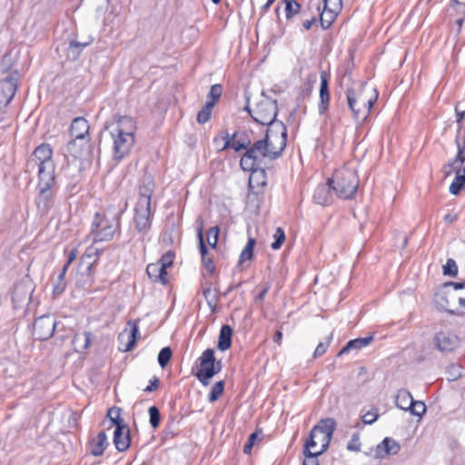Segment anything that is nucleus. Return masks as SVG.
<instances>
[{"label":"nucleus","instance_id":"f257e3e1","mask_svg":"<svg viewBox=\"0 0 465 465\" xmlns=\"http://www.w3.org/2000/svg\"><path fill=\"white\" fill-rule=\"evenodd\" d=\"M112 140L113 159L119 162L129 154L134 144L135 124L128 116L105 126Z\"/></svg>","mask_w":465,"mask_h":465},{"label":"nucleus","instance_id":"f03ea898","mask_svg":"<svg viewBox=\"0 0 465 465\" xmlns=\"http://www.w3.org/2000/svg\"><path fill=\"white\" fill-rule=\"evenodd\" d=\"M154 190V182L151 175H144L139 187V198L134 209V223L138 232L145 234L151 228L153 210L151 197Z\"/></svg>","mask_w":465,"mask_h":465},{"label":"nucleus","instance_id":"7ed1b4c3","mask_svg":"<svg viewBox=\"0 0 465 465\" xmlns=\"http://www.w3.org/2000/svg\"><path fill=\"white\" fill-rule=\"evenodd\" d=\"M347 103L355 120L367 118L371 108L378 98L375 89L359 83L346 92Z\"/></svg>","mask_w":465,"mask_h":465},{"label":"nucleus","instance_id":"20e7f679","mask_svg":"<svg viewBox=\"0 0 465 465\" xmlns=\"http://www.w3.org/2000/svg\"><path fill=\"white\" fill-rule=\"evenodd\" d=\"M121 212L107 209L103 214L96 213L94 217L91 233L94 242L110 241L120 227Z\"/></svg>","mask_w":465,"mask_h":465},{"label":"nucleus","instance_id":"39448f33","mask_svg":"<svg viewBox=\"0 0 465 465\" xmlns=\"http://www.w3.org/2000/svg\"><path fill=\"white\" fill-rule=\"evenodd\" d=\"M330 180V185L335 193L342 199L352 198L359 186V178L354 168L343 166L335 171Z\"/></svg>","mask_w":465,"mask_h":465},{"label":"nucleus","instance_id":"423d86ee","mask_svg":"<svg viewBox=\"0 0 465 465\" xmlns=\"http://www.w3.org/2000/svg\"><path fill=\"white\" fill-rule=\"evenodd\" d=\"M336 429V422L331 418L322 419L318 424L313 426L309 437L304 442L306 450L310 452L312 450L324 452L329 447L332 434Z\"/></svg>","mask_w":465,"mask_h":465},{"label":"nucleus","instance_id":"0eeeda50","mask_svg":"<svg viewBox=\"0 0 465 465\" xmlns=\"http://www.w3.org/2000/svg\"><path fill=\"white\" fill-rule=\"evenodd\" d=\"M265 157L262 156L251 146H249V148L242 156L240 161V165L242 169L245 172H251V175L249 178L250 187L253 186V183L256 177H261L262 179V183H265Z\"/></svg>","mask_w":465,"mask_h":465},{"label":"nucleus","instance_id":"6e6552de","mask_svg":"<svg viewBox=\"0 0 465 465\" xmlns=\"http://www.w3.org/2000/svg\"><path fill=\"white\" fill-rule=\"evenodd\" d=\"M252 118L258 124L267 125L276 122L278 105L276 100L262 95L253 108L246 106Z\"/></svg>","mask_w":465,"mask_h":465},{"label":"nucleus","instance_id":"1a4fd4ad","mask_svg":"<svg viewBox=\"0 0 465 465\" xmlns=\"http://www.w3.org/2000/svg\"><path fill=\"white\" fill-rule=\"evenodd\" d=\"M199 361L200 368L195 376L203 385L207 386L212 378L221 371L222 362L216 361L213 349L205 350L199 358Z\"/></svg>","mask_w":465,"mask_h":465},{"label":"nucleus","instance_id":"9d476101","mask_svg":"<svg viewBox=\"0 0 465 465\" xmlns=\"http://www.w3.org/2000/svg\"><path fill=\"white\" fill-rule=\"evenodd\" d=\"M264 141L280 157L286 147L287 129L282 121L272 122L267 124Z\"/></svg>","mask_w":465,"mask_h":465},{"label":"nucleus","instance_id":"9b49d317","mask_svg":"<svg viewBox=\"0 0 465 465\" xmlns=\"http://www.w3.org/2000/svg\"><path fill=\"white\" fill-rule=\"evenodd\" d=\"M455 143L458 148L456 158L444 166L446 174H450L451 171L456 172L455 178L461 183L465 184V167L460 169L461 165L465 162V130L460 128L458 134H456Z\"/></svg>","mask_w":465,"mask_h":465},{"label":"nucleus","instance_id":"f8f14e48","mask_svg":"<svg viewBox=\"0 0 465 465\" xmlns=\"http://www.w3.org/2000/svg\"><path fill=\"white\" fill-rule=\"evenodd\" d=\"M450 287L445 285V288L436 293L435 302L439 308L450 313L459 315V291L450 290Z\"/></svg>","mask_w":465,"mask_h":465},{"label":"nucleus","instance_id":"ddd939ff","mask_svg":"<svg viewBox=\"0 0 465 465\" xmlns=\"http://www.w3.org/2000/svg\"><path fill=\"white\" fill-rule=\"evenodd\" d=\"M70 133L74 139L67 144V151L74 157L80 153V150L76 149V141L84 140L89 134L88 122L84 117H76L73 120L70 127Z\"/></svg>","mask_w":465,"mask_h":465},{"label":"nucleus","instance_id":"4468645a","mask_svg":"<svg viewBox=\"0 0 465 465\" xmlns=\"http://www.w3.org/2000/svg\"><path fill=\"white\" fill-rule=\"evenodd\" d=\"M220 141L223 142L222 150L227 148H232L235 152L241 150H247L251 146V139L245 132H235L232 135L226 133L224 135L217 136L214 138V143H218Z\"/></svg>","mask_w":465,"mask_h":465},{"label":"nucleus","instance_id":"2eb2a0df","mask_svg":"<svg viewBox=\"0 0 465 465\" xmlns=\"http://www.w3.org/2000/svg\"><path fill=\"white\" fill-rule=\"evenodd\" d=\"M56 322L51 315H43L35 319L33 326V334L40 341L48 340L53 336Z\"/></svg>","mask_w":465,"mask_h":465},{"label":"nucleus","instance_id":"dca6fc26","mask_svg":"<svg viewBox=\"0 0 465 465\" xmlns=\"http://www.w3.org/2000/svg\"><path fill=\"white\" fill-rule=\"evenodd\" d=\"M342 9L341 0H324L323 9L321 14L320 21L322 28L327 29L334 22L337 15Z\"/></svg>","mask_w":465,"mask_h":465},{"label":"nucleus","instance_id":"f3484780","mask_svg":"<svg viewBox=\"0 0 465 465\" xmlns=\"http://www.w3.org/2000/svg\"><path fill=\"white\" fill-rule=\"evenodd\" d=\"M434 343L442 352L451 351L459 346L460 338L449 331H441L435 334Z\"/></svg>","mask_w":465,"mask_h":465},{"label":"nucleus","instance_id":"a211bd4d","mask_svg":"<svg viewBox=\"0 0 465 465\" xmlns=\"http://www.w3.org/2000/svg\"><path fill=\"white\" fill-rule=\"evenodd\" d=\"M129 328L124 329L119 335L118 341L120 343L119 349L123 351H132L136 343L137 335L139 333V327L137 323H128Z\"/></svg>","mask_w":465,"mask_h":465},{"label":"nucleus","instance_id":"6ab92c4d","mask_svg":"<svg viewBox=\"0 0 465 465\" xmlns=\"http://www.w3.org/2000/svg\"><path fill=\"white\" fill-rule=\"evenodd\" d=\"M52 154L53 151L51 147L48 144L43 143L35 148L28 161V164L31 167H36L47 165V163H54Z\"/></svg>","mask_w":465,"mask_h":465},{"label":"nucleus","instance_id":"aec40b11","mask_svg":"<svg viewBox=\"0 0 465 465\" xmlns=\"http://www.w3.org/2000/svg\"><path fill=\"white\" fill-rule=\"evenodd\" d=\"M17 89V79L14 75L0 82V104L7 105L15 96Z\"/></svg>","mask_w":465,"mask_h":465},{"label":"nucleus","instance_id":"412c9836","mask_svg":"<svg viewBox=\"0 0 465 465\" xmlns=\"http://www.w3.org/2000/svg\"><path fill=\"white\" fill-rule=\"evenodd\" d=\"M38 169V187H54L55 183L54 163L36 166Z\"/></svg>","mask_w":465,"mask_h":465},{"label":"nucleus","instance_id":"4be33fe9","mask_svg":"<svg viewBox=\"0 0 465 465\" xmlns=\"http://www.w3.org/2000/svg\"><path fill=\"white\" fill-rule=\"evenodd\" d=\"M39 188V194L36 198V204L38 209L43 212L46 213L52 208L54 203V192L53 190V187L45 188V187H38Z\"/></svg>","mask_w":465,"mask_h":465},{"label":"nucleus","instance_id":"5701e85b","mask_svg":"<svg viewBox=\"0 0 465 465\" xmlns=\"http://www.w3.org/2000/svg\"><path fill=\"white\" fill-rule=\"evenodd\" d=\"M399 443L391 438H385L376 449L377 457L383 459L386 456L395 455L400 450Z\"/></svg>","mask_w":465,"mask_h":465},{"label":"nucleus","instance_id":"b1692460","mask_svg":"<svg viewBox=\"0 0 465 465\" xmlns=\"http://www.w3.org/2000/svg\"><path fill=\"white\" fill-rule=\"evenodd\" d=\"M330 103V94H329V80L326 73L322 72L321 74V85H320V104H319V113L320 114H323L327 109Z\"/></svg>","mask_w":465,"mask_h":465},{"label":"nucleus","instance_id":"393cba45","mask_svg":"<svg viewBox=\"0 0 465 465\" xmlns=\"http://www.w3.org/2000/svg\"><path fill=\"white\" fill-rule=\"evenodd\" d=\"M114 443L119 451L126 450L130 446L129 429L125 427H116L114 432Z\"/></svg>","mask_w":465,"mask_h":465},{"label":"nucleus","instance_id":"a878e982","mask_svg":"<svg viewBox=\"0 0 465 465\" xmlns=\"http://www.w3.org/2000/svg\"><path fill=\"white\" fill-rule=\"evenodd\" d=\"M146 272L151 280L163 284L168 282V272L160 263L153 262L147 265Z\"/></svg>","mask_w":465,"mask_h":465},{"label":"nucleus","instance_id":"bb28decb","mask_svg":"<svg viewBox=\"0 0 465 465\" xmlns=\"http://www.w3.org/2000/svg\"><path fill=\"white\" fill-rule=\"evenodd\" d=\"M197 237L199 240L200 252H201V256H202L203 264L204 265L206 271L210 274H213L214 272L215 266H214L213 259L208 257V250H207V247L204 242L202 227L198 228V230H197Z\"/></svg>","mask_w":465,"mask_h":465},{"label":"nucleus","instance_id":"cd10ccee","mask_svg":"<svg viewBox=\"0 0 465 465\" xmlns=\"http://www.w3.org/2000/svg\"><path fill=\"white\" fill-rule=\"evenodd\" d=\"M331 185H330V180L327 183L320 184L316 187L313 193V201L317 204L328 205L331 202Z\"/></svg>","mask_w":465,"mask_h":465},{"label":"nucleus","instance_id":"c85d7f7f","mask_svg":"<svg viewBox=\"0 0 465 465\" xmlns=\"http://www.w3.org/2000/svg\"><path fill=\"white\" fill-rule=\"evenodd\" d=\"M108 445L107 436L104 431H100L98 435L90 441V452L94 456H101Z\"/></svg>","mask_w":465,"mask_h":465},{"label":"nucleus","instance_id":"c756f323","mask_svg":"<svg viewBox=\"0 0 465 465\" xmlns=\"http://www.w3.org/2000/svg\"><path fill=\"white\" fill-rule=\"evenodd\" d=\"M373 341L372 336H367L364 338H357L354 340L350 341L339 352V355H341L343 353H346L350 351L351 350H361L368 345L371 344V342Z\"/></svg>","mask_w":465,"mask_h":465},{"label":"nucleus","instance_id":"7c9ffc66","mask_svg":"<svg viewBox=\"0 0 465 465\" xmlns=\"http://www.w3.org/2000/svg\"><path fill=\"white\" fill-rule=\"evenodd\" d=\"M251 147L266 159L275 160L279 157L263 139L257 140Z\"/></svg>","mask_w":465,"mask_h":465},{"label":"nucleus","instance_id":"2f4dec72","mask_svg":"<svg viewBox=\"0 0 465 465\" xmlns=\"http://www.w3.org/2000/svg\"><path fill=\"white\" fill-rule=\"evenodd\" d=\"M232 329L229 325H223L219 334L218 349L223 351L228 350L232 345Z\"/></svg>","mask_w":465,"mask_h":465},{"label":"nucleus","instance_id":"473e14b6","mask_svg":"<svg viewBox=\"0 0 465 465\" xmlns=\"http://www.w3.org/2000/svg\"><path fill=\"white\" fill-rule=\"evenodd\" d=\"M412 401L413 397L409 391L405 389H401L398 391L395 397V404L398 408L403 411H408L411 406V404Z\"/></svg>","mask_w":465,"mask_h":465},{"label":"nucleus","instance_id":"72a5a7b5","mask_svg":"<svg viewBox=\"0 0 465 465\" xmlns=\"http://www.w3.org/2000/svg\"><path fill=\"white\" fill-rule=\"evenodd\" d=\"M91 332L84 331L81 333H76L73 339V344L74 349L78 352H82L86 350L91 342Z\"/></svg>","mask_w":465,"mask_h":465},{"label":"nucleus","instance_id":"f704fd0d","mask_svg":"<svg viewBox=\"0 0 465 465\" xmlns=\"http://www.w3.org/2000/svg\"><path fill=\"white\" fill-rule=\"evenodd\" d=\"M101 252L102 249H99L94 243L86 248L85 252L81 257V261L82 262H86L88 269H90L92 265L97 261Z\"/></svg>","mask_w":465,"mask_h":465},{"label":"nucleus","instance_id":"c9c22d12","mask_svg":"<svg viewBox=\"0 0 465 465\" xmlns=\"http://www.w3.org/2000/svg\"><path fill=\"white\" fill-rule=\"evenodd\" d=\"M92 38H90L86 42L71 41L67 48L68 58L72 60H76L79 57L83 49L92 43Z\"/></svg>","mask_w":465,"mask_h":465},{"label":"nucleus","instance_id":"e433bc0d","mask_svg":"<svg viewBox=\"0 0 465 465\" xmlns=\"http://www.w3.org/2000/svg\"><path fill=\"white\" fill-rule=\"evenodd\" d=\"M447 287H452L456 291H461L459 292V315L465 316V282H450L447 283Z\"/></svg>","mask_w":465,"mask_h":465},{"label":"nucleus","instance_id":"4c0bfd02","mask_svg":"<svg viewBox=\"0 0 465 465\" xmlns=\"http://www.w3.org/2000/svg\"><path fill=\"white\" fill-rule=\"evenodd\" d=\"M255 240L252 237L249 238L247 244L243 248V250L241 252L238 265H242L244 262L250 261L252 259L253 256V247L255 245Z\"/></svg>","mask_w":465,"mask_h":465},{"label":"nucleus","instance_id":"58836bf2","mask_svg":"<svg viewBox=\"0 0 465 465\" xmlns=\"http://www.w3.org/2000/svg\"><path fill=\"white\" fill-rule=\"evenodd\" d=\"M68 267L63 266L61 272L59 273L56 283L54 285V293L55 295H60L64 292V291L66 288V282H65V274L67 272Z\"/></svg>","mask_w":465,"mask_h":465},{"label":"nucleus","instance_id":"ea45409f","mask_svg":"<svg viewBox=\"0 0 465 465\" xmlns=\"http://www.w3.org/2000/svg\"><path fill=\"white\" fill-rule=\"evenodd\" d=\"M262 431L261 430H258L252 433L243 446V452L245 454H251L253 446L255 445L256 442L262 440Z\"/></svg>","mask_w":465,"mask_h":465},{"label":"nucleus","instance_id":"a19ab883","mask_svg":"<svg viewBox=\"0 0 465 465\" xmlns=\"http://www.w3.org/2000/svg\"><path fill=\"white\" fill-rule=\"evenodd\" d=\"M285 4L284 12L287 19L292 18L298 14L301 9V5L295 0H282Z\"/></svg>","mask_w":465,"mask_h":465},{"label":"nucleus","instance_id":"79ce46f5","mask_svg":"<svg viewBox=\"0 0 465 465\" xmlns=\"http://www.w3.org/2000/svg\"><path fill=\"white\" fill-rule=\"evenodd\" d=\"M225 383L223 381H219L213 384L208 396L210 402L216 401L224 391Z\"/></svg>","mask_w":465,"mask_h":465},{"label":"nucleus","instance_id":"37998d69","mask_svg":"<svg viewBox=\"0 0 465 465\" xmlns=\"http://www.w3.org/2000/svg\"><path fill=\"white\" fill-rule=\"evenodd\" d=\"M303 454L305 457L303 460V465H319L318 456L322 454V452L317 451L316 450L312 449L310 452H308L306 450V447L304 446Z\"/></svg>","mask_w":465,"mask_h":465},{"label":"nucleus","instance_id":"c03bdc74","mask_svg":"<svg viewBox=\"0 0 465 465\" xmlns=\"http://www.w3.org/2000/svg\"><path fill=\"white\" fill-rule=\"evenodd\" d=\"M107 416L111 420L112 423L115 425V428L118 427H125L126 425L123 424V419L121 418V409L120 408H111L108 411Z\"/></svg>","mask_w":465,"mask_h":465},{"label":"nucleus","instance_id":"a18cd8bd","mask_svg":"<svg viewBox=\"0 0 465 465\" xmlns=\"http://www.w3.org/2000/svg\"><path fill=\"white\" fill-rule=\"evenodd\" d=\"M411 405L408 411H411L412 415L421 418L425 414L427 408L423 401L413 400Z\"/></svg>","mask_w":465,"mask_h":465},{"label":"nucleus","instance_id":"49530a36","mask_svg":"<svg viewBox=\"0 0 465 465\" xmlns=\"http://www.w3.org/2000/svg\"><path fill=\"white\" fill-rule=\"evenodd\" d=\"M219 232L220 230L218 226H213L207 231L206 242L210 247H216L219 237Z\"/></svg>","mask_w":465,"mask_h":465},{"label":"nucleus","instance_id":"de8ad7c7","mask_svg":"<svg viewBox=\"0 0 465 465\" xmlns=\"http://www.w3.org/2000/svg\"><path fill=\"white\" fill-rule=\"evenodd\" d=\"M173 351L170 347L163 348L158 354V363L162 368H164L170 361Z\"/></svg>","mask_w":465,"mask_h":465},{"label":"nucleus","instance_id":"09e8293b","mask_svg":"<svg viewBox=\"0 0 465 465\" xmlns=\"http://www.w3.org/2000/svg\"><path fill=\"white\" fill-rule=\"evenodd\" d=\"M273 242L271 244L272 249L278 250L282 247V243L285 241V232L281 228L278 227L273 234Z\"/></svg>","mask_w":465,"mask_h":465},{"label":"nucleus","instance_id":"8fccbe9b","mask_svg":"<svg viewBox=\"0 0 465 465\" xmlns=\"http://www.w3.org/2000/svg\"><path fill=\"white\" fill-rule=\"evenodd\" d=\"M12 299L14 302H22L30 299V293L28 292L24 293V286L18 285L14 290Z\"/></svg>","mask_w":465,"mask_h":465},{"label":"nucleus","instance_id":"3c124183","mask_svg":"<svg viewBox=\"0 0 465 465\" xmlns=\"http://www.w3.org/2000/svg\"><path fill=\"white\" fill-rule=\"evenodd\" d=\"M332 340V333H331L326 339L324 341H322L318 344V346L316 347L315 351H314V353H313V357L314 358H318V357H321L322 356L328 347L330 346V343H331V341Z\"/></svg>","mask_w":465,"mask_h":465},{"label":"nucleus","instance_id":"603ef678","mask_svg":"<svg viewBox=\"0 0 465 465\" xmlns=\"http://www.w3.org/2000/svg\"><path fill=\"white\" fill-rule=\"evenodd\" d=\"M150 424L153 429H156L161 421V414L159 409L156 406L149 408Z\"/></svg>","mask_w":465,"mask_h":465},{"label":"nucleus","instance_id":"864d4df0","mask_svg":"<svg viewBox=\"0 0 465 465\" xmlns=\"http://www.w3.org/2000/svg\"><path fill=\"white\" fill-rule=\"evenodd\" d=\"M443 274L452 277L458 274V266L453 259H448L446 264L443 266Z\"/></svg>","mask_w":465,"mask_h":465},{"label":"nucleus","instance_id":"5fc2aeb1","mask_svg":"<svg viewBox=\"0 0 465 465\" xmlns=\"http://www.w3.org/2000/svg\"><path fill=\"white\" fill-rule=\"evenodd\" d=\"M203 296L207 301V304L211 308H214L216 306L217 301L214 296L212 295V287L211 283L208 284L203 291Z\"/></svg>","mask_w":465,"mask_h":465},{"label":"nucleus","instance_id":"6e6d98bb","mask_svg":"<svg viewBox=\"0 0 465 465\" xmlns=\"http://www.w3.org/2000/svg\"><path fill=\"white\" fill-rule=\"evenodd\" d=\"M347 449L351 451H360L361 450L359 433H354L351 436V440L348 442Z\"/></svg>","mask_w":465,"mask_h":465},{"label":"nucleus","instance_id":"4d7b16f0","mask_svg":"<svg viewBox=\"0 0 465 465\" xmlns=\"http://www.w3.org/2000/svg\"><path fill=\"white\" fill-rule=\"evenodd\" d=\"M173 253L172 252H167L157 262L163 265V268L167 271V268L173 264Z\"/></svg>","mask_w":465,"mask_h":465},{"label":"nucleus","instance_id":"13d9d810","mask_svg":"<svg viewBox=\"0 0 465 465\" xmlns=\"http://www.w3.org/2000/svg\"><path fill=\"white\" fill-rule=\"evenodd\" d=\"M379 414L377 410L370 411L362 416V421L365 424H372L377 420Z\"/></svg>","mask_w":465,"mask_h":465},{"label":"nucleus","instance_id":"bf43d9fd","mask_svg":"<svg viewBox=\"0 0 465 465\" xmlns=\"http://www.w3.org/2000/svg\"><path fill=\"white\" fill-rule=\"evenodd\" d=\"M212 111L207 108H202L197 114V122L201 124H205L211 118Z\"/></svg>","mask_w":465,"mask_h":465},{"label":"nucleus","instance_id":"052dcab7","mask_svg":"<svg viewBox=\"0 0 465 465\" xmlns=\"http://www.w3.org/2000/svg\"><path fill=\"white\" fill-rule=\"evenodd\" d=\"M223 94V87L221 84H213L211 86L208 98H213L214 100H219Z\"/></svg>","mask_w":465,"mask_h":465},{"label":"nucleus","instance_id":"680f3d73","mask_svg":"<svg viewBox=\"0 0 465 465\" xmlns=\"http://www.w3.org/2000/svg\"><path fill=\"white\" fill-rule=\"evenodd\" d=\"M460 367L458 365H451L449 367V373L450 377L449 379L451 381H455L459 379L461 376Z\"/></svg>","mask_w":465,"mask_h":465},{"label":"nucleus","instance_id":"e2e57ef3","mask_svg":"<svg viewBox=\"0 0 465 465\" xmlns=\"http://www.w3.org/2000/svg\"><path fill=\"white\" fill-rule=\"evenodd\" d=\"M463 185H464L463 183H461L460 181H458L455 178L450 186V193H452L454 195L458 194L460 193V191L461 190V188L463 187Z\"/></svg>","mask_w":465,"mask_h":465},{"label":"nucleus","instance_id":"0e129e2a","mask_svg":"<svg viewBox=\"0 0 465 465\" xmlns=\"http://www.w3.org/2000/svg\"><path fill=\"white\" fill-rule=\"evenodd\" d=\"M159 379L154 377L150 381V384L144 389L146 392H152L158 388Z\"/></svg>","mask_w":465,"mask_h":465},{"label":"nucleus","instance_id":"69168bd1","mask_svg":"<svg viewBox=\"0 0 465 465\" xmlns=\"http://www.w3.org/2000/svg\"><path fill=\"white\" fill-rule=\"evenodd\" d=\"M78 254L77 249H72L67 256V262L64 264V266H67L69 268L70 264L76 259Z\"/></svg>","mask_w":465,"mask_h":465},{"label":"nucleus","instance_id":"338daca9","mask_svg":"<svg viewBox=\"0 0 465 465\" xmlns=\"http://www.w3.org/2000/svg\"><path fill=\"white\" fill-rule=\"evenodd\" d=\"M456 116H457V124H459L458 130H460V128H461L462 130H465V127H463L461 124L462 121L465 118V112L464 111L460 112L456 109ZM459 131H457V133Z\"/></svg>","mask_w":465,"mask_h":465},{"label":"nucleus","instance_id":"774afa93","mask_svg":"<svg viewBox=\"0 0 465 465\" xmlns=\"http://www.w3.org/2000/svg\"><path fill=\"white\" fill-rule=\"evenodd\" d=\"M269 292V287L268 286H265L262 291L261 292L258 294V296L256 297V302H262V300L264 299V297L266 296V294L268 293Z\"/></svg>","mask_w":465,"mask_h":465}]
</instances>
